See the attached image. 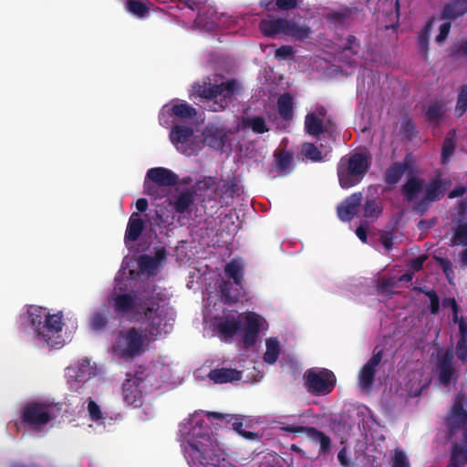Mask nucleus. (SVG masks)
I'll return each instance as SVG.
<instances>
[{
    "label": "nucleus",
    "instance_id": "1",
    "mask_svg": "<svg viewBox=\"0 0 467 467\" xmlns=\"http://www.w3.org/2000/svg\"><path fill=\"white\" fill-rule=\"evenodd\" d=\"M110 305L114 312L121 317L135 316L137 319L143 317L150 328V337L160 333L162 318L160 315L159 300L150 293L132 291L119 293L112 296Z\"/></svg>",
    "mask_w": 467,
    "mask_h": 467
},
{
    "label": "nucleus",
    "instance_id": "2",
    "mask_svg": "<svg viewBox=\"0 0 467 467\" xmlns=\"http://www.w3.org/2000/svg\"><path fill=\"white\" fill-rule=\"evenodd\" d=\"M465 13H467V0H461L447 5L440 17L431 18L419 34L417 38L419 47L422 53L427 51L431 32L433 29L438 30V35L435 36V42L438 45H441L450 32L451 20L455 19Z\"/></svg>",
    "mask_w": 467,
    "mask_h": 467
},
{
    "label": "nucleus",
    "instance_id": "3",
    "mask_svg": "<svg viewBox=\"0 0 467 467\" xmlns=\"http://www.w3.org/2000/svg\"><path fill=\"white\" fill-rule=\"evenodd\" d=\"M148 334L138 327H130L117 331L115 340L111 345L112 354L119 359L131 361L141 356L148 348Z\"/></svg>",
    "mask_w": 467,
    "mask_h": 467
},
{
    "label": "nucleus",
    "instance_id": "4",
    "mask_svg": "<svg viewBox=\"0 0 467 467\" xmlns=\"http://www.w3.org/2000/svg\"><path fill=\"white\" fill-rule=\"evenodd\" d=\"M369 169L368 156L356 152L342 157L337 163V177L343 189L351 188L358 184Z\"/></svg>",
    "mask_w": 467,
    "mask_h": 467
},
{
    "label": "nucleus",
    "instance_id": "5",
    "mask_svg": "<svg viewBox=\"0 0 467 467\" xmlns=\"http://www.w3.org/2000/svg\"><path fill=\"white\" fill-rule=\"evenodd\" d=\"M259 27L264 35L270 36L285 35L296 39H305L310 33L308 26L306 25H301L295 20L281 18H265L261 22Z\"/></svg>",
    "mask_w": 467,
    "mask_h": 467
},
{
    "label": "nucleus",
    "instance_id": "6",
    "mask_svg": "<svg viewBox=\"0 0 467 467\" xmlns=\"http://www.w3.org/2000/svg\"><path fill=\"white\" fill-rule=\"evenodd\" d=\"M304 385L307 392L314 396L330 394L337 384L333 371L327 368H309L304 374Z\"/></svg>",
    "mask_w": 467,
    "mask_h": 467
},
{
    "label": "nucleus",
    "instance_id": "7",
    "mask_svg": "<svg viewBox=\"0 0 467 467\" xmlns=\"http://www.w3.org/2000/svg\"><path fill=\"white\" fill-rule=\"evenodd\" d=\"M237 85L235 80H227L219 85L212 83H196L192 89L194 95L206 99H214L216 103L219 101L220 109H224L228 101L234 97Z\"/></svg>",
    "mask_w": 467,
    "mask_h": 467
},
{
    "label": "nucleus",
    "instance_id": "8",
    "mask_svg": "<svg viewBox=\"0 0 467 467\" xmlns=\"http://www.w3.org/2000/svg\"><path fill=\"white\" fill-rule=\"evenodd\" d=\"M435 368L437 380L443 387H449L452 383L455 384L460 378L451 348L438 350Z\"/></svg>",
    "mask_w": 467,
    "mask_h": 467
},
{
    "label": "nucleus",
    "instance_id": "9",
    "mask_svg": "<svg viewBox=\"0 0 467 467\" xmlns=\"http://www.w3.org/2000/svg\"><path fill=\"white\" fill-rule=\"evenodd\" d=\"M179 182V176L172 171L156 167L148 170L144 181V192L152 197H159V187L175 186Z\"/></svg>",
    "mask_w": 467,
    "mask_h": 467
},
{
    "label": "nucleus",
    "instance_id": "10",
    "mask_svg": "<svg viewBox=\"0 0 467 467\" xmlns=\"http://www.w3.org/2000/svg\"><path fill=\"white\" fill-rule=\"evenodd\" d=\"M451 182L448 179L434 178L426 186L424 195L413 203L412 210L420 216L424 215L431 202L441 200Z\"/></svg>",
    "mask_w": 467,
    "mask_h": 467
},
{
    "label": "nucleus",
    "instance_id": "11",
    "mask_svg": "<svg viewBox=\"0 0 467 467\" xmlns=\"http://www.w3.org/2000/svg\"><path fill=\"white\" fill-rule=\"evenodd\" d=\"M50 420V407L47 404L29 402L22 409L21 422L24 425L38 429L47 425Z\"/></svg>",
    "mask_w": 467,
    "mask_h": 467
},
{
    "label": "nucleus",
    "instance_id": "12",
    "mask_svg": "<svg viewBox=\"0 0 467 467\" xmlns=\"http://www.w3.org/2000/svg\"><path fill=\"white\" fill-rule=\"evenodd\" d=\"M382 357L383 350H377L376 348L370 358L361 368L358 374V382L361 389H368L372 386L375 379L376 368L381 362Z\"/></svg>",
    "mask_w": 467,
    "mask_h": 467
},
{
    "label": "nucleus",
    "instance_id": "13",
    "mask_svg": "<svg viewBox=\"0 0 467 467\" xmlns=\"http://www.w3.org/2000/svg\"><path fill=\"white\" fill-rule=\"evenodd\" d=\"M193 136V129L184 125H175L170 132V140L176 149L183 154L191 155L192 149L189 146Z\"/></svg>",
    "mask_w": 467,
    "mask_h": 467
},
{
    "label": "nucleus",
    "instance_id": "14",
    "mask_svg": "<svg viewBox=\"0 0 467 467\" xmlns=\"http://www.w3.org/2000/svg\"><path fill=\"white\" fill-rule=\"evenodd\" d=\"M244 337L243 342L244 348H248L253 347L257 340L260 326L261 317L254 312L247 313L244 317Z\"/></svg>",
    "mask_w": 467,
    "mask_h": 467
},
{
    "label": "nucleus",
    "instance_id": "15",
    "mask_svg": "<svg viewBox=\"0 0 467 467\" xmlns=\"http://www.w3.org/2000/svg\"><path fill=\"white\" fill-rule=\"evenodd\" d=\"M285 431L291 433H305L313 441H317L320 445V452L326 453L331 449V439L323 431L316 429L315 427H305L299 425H288Z\"/></svg>",
    "mask_w": 467,
    "mask_h": 467
},
{
    "label": "nucleus",
    "instance_id": "16",
    "mask_svg": "<svg viewBox=\"0 0 467 467\" xmlns=\"http://www.w3.org/2000/svg\"><path fill=\"white\" fill-rule=\"evenodd\" d=\"M363 196L360 192L347 197L337 208L338 218L342 222H350L358 213Z\"/></svg>",
    "mask_w": 467,
    "mask_h": 467
},
{
    "label": "nucleus",
    "instance_id": "17",
    "mask_svg": "<svg viewBox=\"0 0 467 467\" xmlns=\"http://www.w3.org/2000/svg\"><path fill=\"white\" fill-rule=\"evenodd\" d=\"M62 313L57 314H47L46 315L44 324H43V332L46 335L45 337H40L39 339L43 340L48 346L55 347L57 343H54L52 340V337L55 334H57L62 331L63 322H62Z\"/></svg>",
    "mask_w": 467,
    "mask_h": 467
},
{
    "label": "nucleus",
    "instance_id": "18",
    "mask_svg": "<svg viewBox=\"0 0 467 467\" xmlns=\"http://www.w3.org/2000/svg\"><path fill=\"white\" fill-rule=\"evenodd\" d=\"M137 378L126 379L122 385L123 400L129 405L139 407L142 403V391Z\"/></svg>",
    "mask_w": 467,
    "mask_h": 467
},
{
    "label": "nucleus",
    "instance_id": "19",
    "mask_svg": "<svg viewBox=\"0 0 467 467\" xmlns=\"http://www.w3.org/2000/svg\"><path fill=\"white\" fill-rule=\"evenodd\" d=\"M209 21H204L202 16L198 17V24L202 26L206 30L212 31L217 28L230 27L235 24V18L233 16L227 14H219L216 11H213L208 17Z\"/></svg>",
    "mask_w": 467,
    "mask_h": 467
},
{
    "label": "nucleus",
    "instance_id": "20",
    "mask_svg": "<svg viewBox=\"0 0 467 467\" xmlns=\"http://www.w3.org/2000/svg\"><path fill=\"white\" fill-rule=\"evenodd\" d=\"M410 155H407L403 161L393 162L384 173V182L389 186L396 185L403 174L410 167Z\"/></svg>",
    "mask_w": 467,
    "mask_h": 467
},
{
    "label": "nucleus",
    "instance_id": "21",
    "mask_svg": "<svg viewBox=\"0 0 467 467\" xmlns=\"http://www.w3.org/2000/svg\"><path fill=\"white\" fill-rule=\"evenodd\" d=\"M424 185L425 182L422 178L410 176L400 188L401 195L405 201L415 202H417L416 199L418 195L422 192Z\"/></svg>",
    "mask_w": 467,
    "mask_h": 467
},
{
    "label": "nucleus",
    "instance_id": "22",
    "mask_svg": "<svg viewBox=\"0 0 467 467\" xmlns=\"http://www.w3.org/2000/svg\"><path fill=\"white\" fill-rule=\"evenodd\" d=\"M207 377L215 384H224L240 380L242 379V372L235 368H221L212 369Z\"/></svg>",
    "mask_w": 467,
    "mask_h": 467
},
{
    "label": "nucleus",
    "instance_id": "23",
    "mask_svg": "<svg viewBox=\"0 0 467 467\" xmlns=\"http://www.w3.org/2000/svg\"><path fill=\"white\" fill-rule=\"evenodd\" d=\"M145 229V221L139 213H132L125 232V242H136Z\"/></svg>",
    "mask_w": 467,
    "mask_h": 467
},
{
    "label": "nucleus",
    "instance_id": "24",
    "mask_svg": "<svg viewBox=\"0 0 467 467\" xmlns=\"http://www.w3.org/2000/svg\"><path fill=\"white\" fill-rule=\"evenodd\" d=\"M67 370L68 372H73V374L69 373L68 376L78 383L88 381L94 374L93 368L90 366V360L87 358L80 359L76 368H68Z\"/></svg>",
    "mask_w": 467,
    "mask_h": 467
},
{
    "label": "nucleus",
    "instance_id": "25",
    "mask_svg": "<svg viewBox=\"0 0 467 467\" xmlns=\"http://www.w3.org/2000/svg\"><path fill=\"white\" fill-rule=\"evenodd\" d=\"M27 315L31 327L35 329L36 337H45L43 324L47 315V309L38 306H30L27 308Z\"/></svg>",
    "mask_w": 467,
    "mask_h": 467
},
{
    "label": "nucleus",
    "instance_id": "26",
    "mask_svg": "<svg viewBox=\"0 0 467 467\" xmlns=\"http://www.w3.org/2000/svg\"><path fill=\"white\" fill-rule=\"evenodd\" d=\"M244 285H235L234 282L223 281L220 285L222 298L225 304L237 303L243 296Z\"/></svg>",
    "mask_w": 467,
    "mask_h": 467
},
{
    "label": "nucleus",
    "instance_id": "27",
    "mask_svg": "<svg viewBox=\"0 0 467 467\" xmlns=\"http://www.w3.org/2000/svg\"><path fill=\"white\" fill-rule=\"evenodd\" d=\"M423 112L426 121L439 124L444 118V102L438 99L431 100L428 105L423 108Z\"/></svg>",
    "mask_w": 467,
    "mask_h": 467
},
{
    "label": "nucleus",
    "instance_id": "28",
    "mask_svg": "<svg viewBox=\"0 0 467 467\" xmlns=\"http://www.w3.org/2000/svg\"><path fill=\"white\" fill-rule=\"evenodd\" d=\"M194 200V192L190 190H185L174 199L171 202V206L176 213L183 214L191 211Z\"/></svg>",
    "mask_w": 467,
    "mask_h": 467
},
{
    "label": "nucleus",
    "instance_id": "29",
    "mask_svg": "<svg viewBox=\"0 0 467 467\" xmlns=\"http://www.w3.org/2000/svg\"><path fill=\"white\" fill-rule=\"evenodd\" d=\"M359 45L355 36H348L346 39L341 40V44L334 50L330 51L329 54L332 56H342L344 58H348L352 56L358 54Z\"/></svg>",
    "mask_w": 467,
    "mask_h": 467
},
{
    "label": "nucleus",
    "instance_id": "30",
    "mask_svg": "<svg viewBox=\"0 0 467 467\" xmlns=\"http://www.w3.org/2000/svg\"><path fill=\"white\" fill-rule=\"evenodd\" d=\"M242 328V321L239 319L226 318L217 325V329L224 339L233 338Z\"/></svg>",
    "mask_w": 467,
    "mask_h": 467
},
{
    "label": "nucleus",
    "instance_id": "31",
    "mask_svg": "<svg viewBox=\"0 0 467 467\" xmlns=\"http://www.w3.org/2000/svg\"><path fill=\"white\" fill-rule=\"evenodd\" d=\"M224 274L233 280L235 285H242L244 276V265L235 259L231 260L224 266Z\"/></svg>",
    "mask_w": 467,
    "mask_h": 467
},
{
    "label": "nucleus",
    "instance_id": "32",
    "mask_svg": "<svg viewBox=\"0 0 467 467\" xmlns=\"http://www.w3.org/2000/svg\"><path fill=\"white\" fill-rule=\"evenodd\" d=\"M388 5H389V9H388V12L386 13L387 20H386V22H384V27L387 30H389L390 34H391V37L393 39H396L397 38L396 30L398 27V24H399V3H398V1H395V3L389 2L388 4Z\"/></svg>",
    "mask_w": 467,
    "mask_h": 467
},
{
    "label": "nucleus",
    "instance_id": "33",
    "mask_svg": "<svg viewBox=\"0 0 467 467\" xmlns=\"http://www.w3.org/2000/svg\"><path fill=\"white\" fill-rule=\"evenodd\" d=\"M456 130L454 129L449 130L441 147V161L442 164H447L456 149Z\"/></svg>",
    "mask_w": 467,
    "mask_h": 467
},
{
    "label": "nucleus",
    "instance_id": "34",
    "mask_svg": "<svg viewBox=\"0 0 467 467\" xmlns=\"http://www.w3.org/2000/svg\"><path fill=\"white\" fill-rule=\"evenodd\" d=\"M277 110L279 116L289 120L293 117V97L289 93L281 95L277 99Z\"/></svg>",
    "mask_w": 467,
    "mask_h": 467
},
{
    "label": "nucleus",
    "instance_id": "35",
    "mask_svg": "<svg viewBox=\"0 0 467 467\" xmlns=\"http://www.w3.org/2000/svg\"><path fill=\"white\" fill-rule=\"evenodd\" d=\"M306 131L314 137H317L325 131L323 120L320 119L315 113H309L305 119Z\"/></svg>",
    "mask_w": 467,
    "mask_h": 467
},
{
    "label": "nucleus",
    "instance_id": "36",
    "mask_svg": "<svg viewBox=\"0 0 467 467\" xmlns=\"http://www.w3.org/2000/svg\"><path fill=\"white\" fill-rule=\"evenodd\" d=\"M171 111L172 115L181 119H192L197 115L196 109L187 102L174 104L171 108Z\"/></svg>",
    "mask_w": 467,
    "mask_h": 467
},
{
    "label": "nucleus",
    "instance_id": "37",
    "mask_svg": "<svg viewBox=\"0 0 467 467\" xmlns=\"http://www.w3.org/2000/svg\"><path fill=\"white\" fill-rule=\"evenodd\" d=\"M266 350L264 354V361L268 364H274L278 359L280 354V343L276 338L270 337L265 342Z\"/></svg>",
    "mask_w": 467,
    "mask_h": 467
},
{
    "label": "nucleus",
    "instance_id": "38",
    "mask_svg": "<svg viewBox=\"0 0 467 467\" xmlns=\"http://www.w3.org/2000/svg\"><path fill=\"white\" fill-rule=\"evenodd\" d=\"M244 418L239 416H231L228 422L232 424V428L239 435L244 437L246 440L256 441L259 440V435L254 431H248L244 429Z\"/></svg>",
    "mask_w": 467,
    "mask_h": 467
},
{
    "label": "nucleus",
    "instance_id": "39",
    "mask_svg": "<svg viewBox=\"0 0 467 467\" xmlns=\"http://www.w3.org/2000/svg\"><path fill=\"white\" fill-rule=\"evenodd\" d=\"M265 56L275 55V58H286L295 56V49L291 46H283L275 48V46H265L261 47Z\"/></svg>",
    "mask_w": 467,
    "mask_h": 467
},
{
    "label": "nucleus",
    "instance_id": "40",
    "mask_svg": "<svg viewBox=\"0 0 467 467\" xmlns=\"http://www.w3.org/2000/svg\"><path fill=\"white\" fill-rule=\"evenodd\" d=\"M243 124L244 127L250 128L254 132L259 134H263L269 130L265 119L259 116L244 118L243 119Z\"/></svg>",
    "mask_w": 467,
    "mask_h": 467
},
{
    "label": "nucleus",
    "instance_id": "41",
    "mask_svg": "<svg viewBox=\"0 0 467 467\" xmlns=\"http://www.w3.org/2000/svg\"><path fill=\"white\" fill-rule=\"evenodd\" d=\"M467 111V85H462L459 90L457 97L454 114L457 118H461Z\"/></svg>",
    "mask_w": 467,
    "mask_h": 467
},
{
    "label": "nucleus",
    "instance_id": "42",
    "mask_svg": "<svg viewBox=\"0 0 467 467\" xmlns=\"http://www.w3.org/2000/svg\"><path fill=\"white\" fill-rule=\"evenodd\" d=\"M301 152L306 159L314 162L321 161L323 160L322 152L314 143L305 142L302 145Z\"/></svg>",
    "mask_w": 467,
    "mask_h": 467
},
{
    "label": "nucleus",
    "instance_id": "43",
    "mask_svg": "<svg viewBox=\"0 0 467 467\" xmlns=\"http://www.w3.org/2000/svg\"><path fill=\"white\" fill-rule=\"evenodd\" d=\"M109 317L103 312H96L90 317L89 326L94 331H101L107 327Z\"/></svg>",
    "mask_w": 467,
    "mask_h": 467
},
{
    "label": "nucleus",
    "instance_id": "44",
    "mask_svg": "<svg viewBox=\"0 0 467 467\" xmlns=\"http://www.w3.org/2000/svg\"><path fill=\"white\" fill-rule=\"evenodd\" d=\"M382 213V208L376 200H368L363 206V214L366 218H378Z\"/></svg>",
    "mask_w": 467,
    "mask_h": 467
},
{
    "label": "nucleus",
    "instance_id": "45",
    "mask_svg": "<svg viewBox=\"0 0 467 467\" xmlns=\"http://www.w3.org/2000/svg\"><path fill=\"white\" fill-rule=\"evenodd\" d=\"M88 412L90 420L97 423H103L105 419L104 413L102 412L100 407L92 399L88 400Z\"/></svg>",
    "mask_w": 467,
    "mask_h": 467
},
{
    "label": "nucleus",
    "instance_id": "46",
    "mask_svg": "<svg viewBox=\"0 0 467 467\" xmlns=\"http://www.w3.org/2000/svg\"><path fill=\"white\" fill-rule=\"evenodd\" d=\"M126 7L129 12L138 17H143L148 13V9L145 5L140 1L129 0L126 3Z\"/></svg>",
    "mask_w": 467,
    "mask_h": 467
},
{
    "label": "nucleus",
    "instance_id": "47",
    "mask_svg": "<svg viewBox=\"0 0 467 467\" xmlns=\"http://www.w3.org/2000/svg\"><path fill=\"white\" fill-rule=\"evenodd\" d=\"M460 448L451 447L449 463L446 467H464L467 463L465 458L461 455Z\"/></svg>",
    "mask_w": 467,
    "mask_h": 467
},
{
    "label": "nucleus",
    "instance_id": "48",
    "mask_svg": "<svg viewBox=\"0 0 467 467\" xmlns=\"http://www.w3.org/2000/svg\"><path fill=\"white\" fill-rule=\"evenodd\" d=\"M293 161V156L290 152L281 151L276 155L277 166L280 170H287Z\"/></svg>",
    "mask_w": 467,
    "mask_h": 467
},
{
    "label": "nucleus",
    "instance_id": "49",
    "mask_svg": "<svg viewBox=\"0 0 467 467\" xmlns=\"http://www.w3.org/2000/svg\"><path fill=\"white\" fill-rule=\"evenodd\" d=\"M392 462L393 467H410L405 452L401 450H395Z\"/></svg>",
    "mask_w": 467,
    "mask_h": 467
},
{
    "label": "nucleus",
    "instance_id": "50",
    "mask_svg": "<svg viewBox=\"0 0 467 467\" xmlns=\"http://www.w3.org/2000/svg\"><path fill=\"white\" fill-rule=\"evenodd\" d=\"M425 295L430 298V311L436 315L440 309V298L434 290H428Z\"/></svg>",
    "mask_w": 467,
    "mask_h": 467
},
{
    "label": "nucleus",
    "instance_id": "51",
    "mask_svg": "<svg viewBox=\"0 0 467 467\" xmlns=\"http://www.w3.org/2000/svg\"><path fill=\"white\" fill-rule=\"evenodd\" d=\"M439 265L441 267L443 273L450 278V275H453L452 264L448 258L439 257L437 258Z\"/></svg>",
    "mask_w": 467,
    "mask_h": 467
},
{
    "label": "nucleus",
    "instance_id": "52",
    "mask_svg": "<svg viewBox=\"0 0 467 467\" xmlns=\"http://www.w3.org/2000/svg\"><path fill=\"white\" fill-rule=\"evenodd\" d=\"M140 267L143 270L152 269L156 266V262L153 257L148 255L140 256L139 260Z\"/></svg>",
    "mask_w": 467,
    "mask_h": 467
},
{
    "label": "nucleus",
    "instance_id": "53",
    "mask_svg": "<svg viewBox=\"0 0 467 467\" xmlns=\"http://www.w3.org/2000/svg\"><path fill=\"white\" fill-rule=\"evenodd\" d=\"M402 129L409 139H412L416 135V127L411 119H407L404 121Z\"/></svg>",
    "mask_w": 467,
    "mask_h": 467
},
{
    "label": "nucleus",
    "instance_id": "54",
    "mask_svg": "<svg viewBox=\"0 0 467 467\" xmlns=\"http://www.w3.org/2000/svg\"><path fill=\"white\" fill-rule=\"evenodd\" d=\"M302 0H275V5L278 8L288 10L296 7Z\"/></svg>",
    "mask_w": 467,
    "mask_h": 467
},
{
    "label": "nucleus",
    "instance_id": "55",
    "mask_svg": "<svg viewBox=\"0 0 467 467\" xmlns=\"http://www.w3.org/2000/svg\"><path fill=\"white\" fill-rule=\"evenodd\" d=\"M237 184L234 181H229L222 186V192L230 197H234L236 193Z\"/></svg>",
    "mask_w": 467,
    "mask_h": 467
},
{
    "label": "nucleus",
    "instance_id": "56",
    "mask_svg": "<svg viewBox=\"0 0 467 467\" xmlns=\"http://www.w3.org/2000/svg\"><path fill=\"white\" fill-rule=\"evenodd\" d=\"M379 241L387 251L390 250L393 246L392 233H385L381 234L379 237Z\"/></svg>",
    "mask_w": 467,
    "mask_h": 467
},
{
    "label": "nucleus",
    "instance_id": "57",
    "mask_svg": "<svg viewBox=\"0 0 467 467\" xmlns=\"http://www.w3.org/2000/svg\"><path fill=\"white\" fill-rule=\"evenodd\" d=\"M437 223L436 218H431L430 220H420L418 223V228L420 230H427L432 228Z\"/></svg>",
    "mask_w": 467,
    "mask_h": 467
},
{
    "label": "nucleus",
    "instance_id": "58",
    "mask_svg": "<svg viewBox=\"0 0 467 467\" xmlns=\"http://www.w3.org/2000/svg\"><path fill=\"white\" fill-rule=\"evenodd\" d=\"M466 192V188L463 186H458L451 191L448 194L450 199H454L460 196H462Z\"/></svg>",
    "mask_w": 467,
    "mask_h": 467
},
{
    "label": "nucleus",
    "instance_id": "59",
    "mask_svg": "<svg viewBox=\"0 0 467 467\" xmlns=\"http://www.w3.org/2000/svg\"><path fill=\"white\" fill-rule=\"evenodd\" d=\"M425 261V257L424 256H419L415 259H413L410 263V266L416 270V271H420V269H422L423 267V263Z\"/></svg>",
    "mask_w": 467,
    "mask_h": 467
},
{
    "label": "nucleus",
    "instance_id": "60",
    "mask_svg": "<svg viewBox=\"0 0 467 467\" xmlns=\"http://www.w3.org/2000/svg\"><path fill=\"white\" fill-rule=\"evenodd\" d=\"M442 306L444 308L451 307V310H456V307H458L459 305L457 304L455 298L447 297L442 300Z\"/></svg>",
    "mask_w": 467,
    "mask_h": 467
},
{
    "label": "nucleus",
    "instance_id": "61",
    "mask_svg": "<svg viewBox=\"0 0 467 467\" xmlns=\"http://www.w3.org/2000/svg\"><path fill=\"white\" fill-rule=\"evenodd\" d=\"M149 203L147 199L140 198L136 202V208L139 213H144L148 209Z\"/></svg>",
    "mask_w": 467,
    "mask_h": 467
},
{
    "label": "nucleus",
    "instance_id": "62",
    "mask_svg": "<svg viewBox=\"0 0 467 467\" xmlns=\"http://www.w3.org/2000/svg\"><path fill=\"white\" fill-rule=\"evenodd\" d=\"M337 460L338 462H340V464L344 467H348V461L347 459V455H346V449L343 448L342 450L339 451L338 454H337Z\"/></svg>",
    "mask_w": 467,
    "mask_h": 467
},
{
    "label": "nucleus",
    "instance_id": "63",
    "mask_svg": "<svg viewBox=\"0 0 467 467\" xmlns=\"http://www.w3.org/2000/svg\"><path fill=\"white\" fill-rule=\"evenodd\" d=\"M452 311V321L453 323L455 324H458L460 326V324L462 322V323H466L467 320H465L462 317H459V311H460V307H456V310H451Z\"/></svg>",
    "mask_w": 467,
    "mask_h": 467
},
{
    "label": "nucleus",
    "instance_id": "64",
    "mask_svg": "<svg viewBox=\"0 0 467 467\" xmlns=\"http://www.w3.org/2000/svg\"><path fill=\"white\" fill-rule=\"evenodd\" d=\"M356 234L363 243L367 242V230L362 225L356 229Z\"/></svg>",
    "mask_w": 467,
    "mask_h": 467
}]
</instances>
